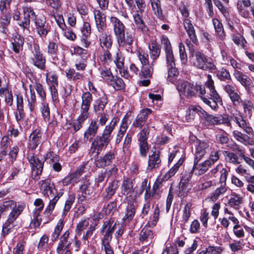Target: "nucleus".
<instances>
[{"label":"nucleus","instance_id":"bf43d9fd","mask_svg":"<svg viewBox=\"0 0 254 254\" xmlns=\"http://www.w3.org/2000/svg\"><path fill=\"white\" fill-rule=\"evenodd\" d=\"M152 65H152H143L141 72L139 73V76L142 78H149L151 77L153 70Z\"/></svg>","mask_w":254,"mask_h":254},{"label":"nucleus","instance_id":"6e6d98bb","mask_svg":"<svg viewBox=\"0 0 254 254\" xmlns=\"http://www.w3.org/2000/svg\"><path fill=\"white\" fill-rule=\"evenodd\" d=\"M183 160L179 159L177 163L172 167L169 171L165 175L164 179L166 180L169 179L170 178L174 176L180 166L182 165Z\"/></svg>","mask_w":254,"mask_h":254},{"label":"nucleus","instance_id":"9b49d317","mask_svg":"<svg viewBox=\"0 0 254 254\" xmlns=\"http://www.w3.org/2000/svg\"><path fill=\"white\" fill-rule=\"evenodd\" d=\"M69 232L65 231L60 237L57 253L58 254H71L69 247L71 245V241L69 239Z\"/></svg>","mask_w":254,"mask_h":254},{"label":"nucleus","instance_id":"2eb2a0df","mask_svg":"<svg viewBox=\"0 0 254 254\" xmlns=\"http://www.w3.org/2000/svg\"><path fill=\"white\" fill-rule=\"evenodd\" d=\"M194 158L195 161H199L209 151V145L206 142L196 140L195 142Z\"/></svg>","mask_w":254,"mask_h":254},{"label":"nucleus","instance_id":"6ab92c4d","mask_svg":"<svg viewBox=\"0 0 254 254\" xmlns=\"http://www.w3.org/2000/svg\"><path fill=\"white\" fill-rule=\"evenodd\" d=\"M39 187L41 192L45 196L49 197L54 194L55 190L54 184L50 179L41 180L39 182Z\"/></svg>","mask_w":254,"mask_h":254},{"label":"nucleus","instance_id":"c85d7f7f","mask_svg":"<svg viewBox=\"0 0 254 254\" xmlns=\"http://www.w3.org/2000/svg\"><path fill=\"white\" fill-rule=\"evenodd\" d=\"M153 14L160 20H164L165 17L163 14L160 0H149Z\"/></svg>","mask_w":254,"mask_h":254},{"label":"nucleus","instance_id":"052dcab7","mask_svg":"<svg viewBox=\"0 0 254 254\" xmlns=\"http://www.w3.org/2000/svg\"><path fill=\"white\" fill-rule=\"evenodd\" d=\"M217 77L221 80H230L231 75L228 71L224 68H221L216 72Z\"/></svg>","mask_w":254,"mask_h":254},{"label":"nucleus","instance_id":"58836bf2","mask_svg":"<svg viewBox=\"0 0 254 254\" xmlns=\"http://www.w3.org/2000/svg\"><path fill=\"white\" fill-rule=\"evenodd\" d=\"M108 103L107 98L106 96H103L97 99L94 105V111L97 114H100L103 113L105 106Z\"/></svg>","mask_w":254,"mask_h":254},{"label":"nucleus","instance_id":"a19ab883","mask_svg":"<svg viewBox=\"0 0 254 254\" xmlns=\"http://www.w3.org/2000/svg\"><path fill=\"white\" fill-rule=\"evenodd\" d=\"M224 249L220 246H209L197 251V254H221Z\"/></svg>","mask_w":254,"mask_h":254},{"label":"nucleus","instance_id":"412c9836","mask_svg":"<svg viewBox=\"0 0 254 254\" xmlns=\"http://www.w3.org/2000/svg\"><path fill=\"white\" fill-rule=\"evenodd\" d=\"M119 121V118L117 117L113 118L109 124L105 127L102 134L99 136L110 142L112 139V133Z\"/></svg>","mask_w":254,"mask_h":254},{"label":"nucleus","instance_id":"4d7b16f0","mask_svg":"<svg viewBox=\"0 0 254 254\" xmlns=\"http://www.w3.org/2000/svg\"><path fill=\"white\" fill-rule=\"evenodd\" d=\"M107 49L104 50L103 54L100 57V60L102 64L105 65H109L112 62V57L111 53Z\"/></svg>","mask_w":254,"mask_h":254},{"label":"nucleus","instance_id":"4c0bfd02","mask_svg":"<svg viewBox=\"0 0 254 254\" xmlns=\"http://www.w3.org/2000/svg\"><path fill=\"white\" fill-rule=\"evenodd\" d=\"M251 5L250 0H238L237 8L240 14L244 17H247L249 15L248 8Z\"/></svg>","mask_w":254,"mask_h":254},{"label":"nucleus","instance_id":"de8ad7c7","mask_svg":"<svg viewBox=\"0 0 254 254\" xmlns=\"http://www.w3.org/2000/svg\"><path fill=\"white\" fill-rule=\"evenodd\" d=\"M46 79L49 87L58 86V76L55 72L46 73Z\"/></svg>","mask_w":254,"mask_h":254},{"label":"nucleus","instance_id":"f257e3e1","mask_svg":"<svg viewBox=\"0 0 254 254\" xmlns=\"http://www.w3.org/2000/svg\"><path fill=\"white\" fill-rule=\"evenodd\" d=\"M93 97L91 93L88 91L83 92L81 96V104L80 108V115L77 120L69 124L71 131L74 133L79 130L84 122L89 116V108Z\"/></svg>","mask_w":254,"mask_h":254},{"label":"nucleus","instance_id":"603ef678","mask_svg":"<svg viewBox=\"0 0 254 254\" xmlns=\"http://www.w3.org/2000/svg\"><path fill=\"white\" fill-rule=\"evenodd\" d=\"M212 23L218 36L220 39L222 40L223 39L225 35L222 23L219 21L218 19L216 18H214L212 19Z\"/></svg>","mask_w":254,"mask_h":254},{"label":"nucleus","instance_id":"c756f323","mask_svg":"<svg viewBox=\"0 0 254 254\" xmlns=\"http://www.w3.org/2000/svg\"><path fill=\"white\" fill-rule=\"evenodd\" d=\"M134 40V35L132 33L127 32L126 36L123 34L117 38L120 47H125L131 46Z\"/></svg>","mask_w":254,"mask_h":254},{"label":"nucleus","instance_id":"20e7f679","mask_svg":"<svg viewBox=\"0 0 254 254\" xmlns=\"http://www.w3.org/2000/svg\"><path fill=\"white\" fill-rule=\"evenodd\" d=\"M113 226H112L111 221L107 220L104 221L101 233L103 234L101 238V249L105 252L113 251L110 246L112 239V234L114 232Z\"/></svg>","mask_w":254,"mask_h":254},{"label":"nucleus","instance_id":"bb28decb","mask_svg":"<svg viewBox=\"0 0 254 254\" xmlns=\"http://www.w3.org/2000/svg\"><path fill=\"white\" fill-rule=\"evenodd\" d=\"M116 154L113 151L107 152L103 157H100L96 161V165L98 168H103L109 165L115 159Z\"/></svg>","mask_w":254,"mask_h":254},{"label":"nucleus","instance_id":"72a5a7b5","mask_svg":"<svg viewBox=\"0 0 254 254\" xmlns=\"http://www.w3.org/2000/svg\"><path fill=\"white\" fill-rule=\"evenodd\" d=\"M134 180L128 178H125L121 186V192L123 195H127L133 191Z\"/></svg>","mask_w":254,"mask_h":254},{"label":"nucleus","instance_id":"aec40b11","mask_svg":"<svg viewBox=\"0 0 254 254\" xmlns=\"http://www.w3.org/2000/svg\"><path fill=\"white\" fill-rule=\"evenodd\" d=\"M151 113V110L149 108L141 110L133 121L132 126L136 128H141L145 124L148 115Z\"/></svg>","mask_w":254,"mask_h":254},{"label":"nucleus","instance_id":"cd10ccee","mask_svg":"<svg viewBox=\"0 0 254 254\" xmlns=\"http://www.w3.org/2000/svg\"><path fill=\"white\" fill-rule=\"evenodd\" d=\"M94 17L97 29V33L105 32L106 28L105 15L99 10H97L94 13Z\"/></svg>","mask_w":254,"mask_h":254},{"label":"nucleus","instance_id":"f704fd0d","mask_svg":"<svg viewBox=\"0 0 254 254\" xmlns=\"http://www.w3.org/2000/svg\"><path fill=\"white\" fill-rule=\"evenodd\" d=\"M161 163V159L158 153L154 152L151 155L149 156L148 165L146 168L147 172H151L153 169L158 167Z\"/></svg>","mask_w":254,"mask_h":254},{"label":"nucleus","instance_id":"8fccbe9b","mask_svg":"<svg viewBox=\"0 0 254 254\" xmlns=\"http://www.w3.org/2000/svg\"><path fill=\"white\" fill-rule=\"evenodd\" d=\"M223 153L227 162L234 165H237L240 163L238 155L235 153L228 151H224Z\"/></svg>","mask_w":254,"mask_h":254},{"label":"nucleus","instance_id":"39448f33","mask_svg":"<svg viewBox=\"0 0 254 254\" xmlns=\"http://www.w3.org/2000/svg\"><path fill=\"white\" fill-rule=\"evenodd\" d=\"M192 63L193 65L202 70L215 69L216 66L211 60L208 59L206 56L200 52H196L192 56Z\"/></svg>","mask_w":254,"mask_h":254},{"label":"nucleus","instance_id":"f03ea898","mask_svg":"<svg viewBox=\"0 0 254 254\" xmlns=\"http://www.w3.org/2000/svg\"><path fill=\"white\" fill-rule=\"evenodd\" d=\"M205 86L207 89L206 92L199 95L202 101L212 109L216 110L218 108V105L221 104L222 100L215 89L214 81L211 79L210 75L207 76V81L205 82Z\"/></svg>","mask_w":254,"mask_h":254},{"label":"nucleus","instance_id":"9d476101","mask_svg":"<svg viewBox=\"0 0 254 254\" xmlns=\"http://www.w3.org/2000/svg\"><path fill=\"white\" fill-rule=\"evenodd\" d=\"M27 159L30 164L32 173L34 174V179H38L43 171L44 162L39 159L33 153H29L27 155Z\"/></svg>","mask_w":254,"mask_h":254},{"label":"nucleus","instance_id":"1a4fd4ad","mask_svg":"<svg viewBox=\"0 0 254 254\" xmlns=\"http://www.w3.org/2000/svg\"><path fill=\"white\" fill-rule=\"evenodd\" d=\"M184 26L190 38V40L186 39L185 43L189 49H191L192 48L191 42L196 45H197L199 43L196 37L195 30L190 20H185Z\"/></svg>","mask_w":254,"mask_h":254},{"label":"nucleus","instance_id":"4be33fe9","mask_svg":"<svg viewBox=\"0 0 254 254\" xmlns=\"http://www.w3.org/2000/svg\"><path fill=\"white\" fill-rule=\"evenodd\" d=\"M42 135L40 130H34L29 137L28 147L32 150L35 149L42 142Z\"/></svg>","mask_w":254,"mask_h":254},{"label":"nucleus","instance_id":"774afa93","mask_svg":"<svg viewBox=\"0 0 254 254\" xmlns=\"http://www.w3.org/2000/svg\"><path fill=\"white\" fill-rule=\"evenodd\" d=\"M110 82V84L117 90H120L124 87L125 83L124 81L120 77H115L114 76V79Z\"/></svg>","mask_w":254,"mask_h":254},{"label":"nucleus","instance_id":"b1692460","mask_svg":"<svg viewBox=\"0 0 254 254\" xmlns=\"http://www.w3.org/2000/svg\"><path fill=\"white\" fill-rule=\"evenodd\" d=\"M110 22L113 27L114 34L116 39L125 33V26L123 22L118 18L111 16Z\"/></svg>","mask_w":254,"mask_h":254},{"label":"nucleus","instance_id":"f8f14e48","mask_svg":"<svg viewBox=\"0 0 254 254\" xmlns=\"http://www.w3.org/2000/svg\"><path fill=\"white\" fill-rule=\"evenodd\" d=\"M126 201L127 205L126 209L125 216L123 219L124 221H130L133 218L135 215L137 202L135 197L130 194L127 196Z\"/></svg>","mask_w":254,"mask_h":254},{"label":"nucleus","instance_id":"5fc2aeb1","mask_svg":"<svg viewBox=\"0 0 254 254\" xmlns=\"http://www.w3.org/2000/svg\"><path fill=\"white\" fill-rule=\"evenodd\" d=\"M191 205V203H187L183 209L181 222L184 224L188 222L190 217V209Z\"/></svg>","mask_w":254,"mask_h":254},{"label":"nucleus","instance_id":"680f3d73","mask_svg":"<svg viewBox=\"0 0 254 254\" xmlns=\"http://www.w3.org/2000/svg\"><path fill=\"white\" fill-rule=\"evenodd\" d=\"M131 140L132 135L129 133H127L126 135L123 146V151L124 152V153H129Z\"/></svg>","mask_w":254,"mask_h":254},{"label":"nucleus","instance_id":"69168bd1","mask_svg":"<svg viewBox=\"0 0 254 254\" xmlns=\"http://www.w3.org/2000/svg\"><path fill=\"white\" fill-rule=\"evenodd\" d=\"M188 183L181 181L180 183V187L178 190V195L180 197H184L187 195V193L189 191L188 188Z\"/></svg>","mask_w":254,"mask_h":254},{"label":"nucleus","instance_id":"a18cd8bd","mask_svg":"<svg viewBox=\"0 0 254 254\" xmlns=\"http://www.w3.org/2000/svg\"><path fill=\"white\" fill-rule=\"evenodd\" d=\"M80 192L83 197L86 198L92 193L93 188L91 186L89 181H86L81 185L79 188Z\"/></svg>","mask_w":254,"mask_h":254},{"label":"nucleus","instance_id":"e433bc0d","mask_svg":"<svg viewBox=\"0 0 254 254\" xmlns=\"http://www.w3.org/2000/svg\"><path fill=\"white\" fill-rule=\"evenodd\" d=\"M153 238V234L149 226H145L140 231L139 240L146 243H151Z\"/></svg>","mask_w":254,"mask_h":254},{"label":"nucleus","instance_id":"dca6fc26","mask_svg":"<svg viewBox=\"0 0 254 254\" xmlns=\"http://www.w3.org/2000/svg\"><path fill=\"white\" fill-rule=\"evenodd\" d=\"M99 129V124L97 119L92 120L88 127L84 131L83 134V139L85 141L92 140L94 137L96 136Z\"/></svg>","mask_w":254,"mask_h":254},{"label":"nucleus","instance_id":"09e8293b","mask_svg":"<svg viewBox=\"0 0 254 254\" xmlns=\"http://www.w3.org/2000/svg\"><path fill=\"white\" fill-rule=\"evenodd\" d=\"M243 108L244 113L251 117L254 111V106L252 102L250 100H244L241 103Z\"/></svg>","mask_w":254,"mask_h":254},{"label":"nucleus","instance_id":"4468645a","mask_svg":"<svg viewBox=\"0 0 254 254\" xmlns=\"http://www.w3.org/2000/svg\"><path fill=\"white\" fill-rule=\"evenodd\" d=\"M109 143V142L100 136L96 135L93 139L90 146L92 153H96V155L98 156Z\"/></svg>","mask_w":254,"mask_h":254},{"label":"nucleus","instance_id":"c03bdc74","mask_svg":"<svg viewBox=\"0 0 254 254\" xmlns=\"http://www.w3.org/2000/svg\"><path fill=\"white\" fill-rule=\"evenodd\" d=\"M24 41V38L21 36L19 35L15 36L13 42L12 43V49L14 52L19 53L22 50Z\"/></svg>","mask_w":254,"mask_h":254},{"label":"nucleus","instance_id":"a211bd4d","mask_svg":"<svg viewBox=\"0 0 254 254\" xmlns=\"http://www.w3.org/2000/svg\"><path fill=\"white\" fill-rule=\"evenodd\" d=\"M232 135L234 139L245 145H254V140L251 137L253 135L243 133L240 130L235 129L233 131Z\"/></svg>","mask_w":254,"mask_h":254},{"label":"nucleus","instance_id":"79ce46f5","mask_svg":"<svg viewBox=\"0 0 254 254\" xmlns=\"http://www.w3.org/2000/svg\"><path fill=\"white\" fill-rule=\"evenodd\" d=\"M0 96L4 97L6 104L11 106L13 104V95L11 91H9L7 87L0 88Z\"/></svg>","mask_w":254,"mask_h":254},{"label":"nucleus","instance_id":"13d9d810","mask_svg":"<svg viewBox=\"0 0 254 254\" xmlns=\"http://www.w3.org/2000/svg\"><path fill=\"white\" fill-rule=\"evenodd\" d=\"M75 200V196L74 194H71L68 196V198L66 200L64 204V207L63 211V216H65L67 215V213L70 210L71 206Z\"/></svg>","mask_w":254,"mask_h":254},{"label":"nucleus","instance_id":"864d4df0","mask_svg":"<svg viewBox=\"0 0 254 254\" xmlns=\"http://www.w3.org/2000/svg\"><path fill=\"white\" fill-rule=\"evenodd\" d=\"M64 226V220L63 219H60L59 220L55 228L54 231L53 232L51 236V240L53 242H55L57 240L60 233H61L63 229Z\"/></svg>","mask_w":254,"mask_h":254},{"label":"nucleus","instance_id":"338daca9","mask_svg":"<svg viewBox=\"0 0 254 254\" xmlns=\"http://www.w3.org/2000/svg\"><path fill=\"white\" fill-rule=\"evenodd\" d=\"M66 76L68 78L72 79L73 80H77L81 79L83 75L78 72H75L73 69H69L65 71Z\"/></svg>","mask_w":254,"mask_h":254},{"label":"nucleus","instance_id":"0e129e2a","mask_svg":"<svg viewBox=\"0 0 254 254\" xmlns=\"http://www.w3.org/2000/svg\"><path fill=\"white\" fill-rule=\"evenodd\" d=\"M85 166H82L79 169L74 173L69 174L70 177L72 178V184H76L79 181V179L83 173L84 172Z\"/></svg>","mask_w":254,"mask_h":254},{"label":"nucleus","instance_id":"0eeeda50","mask_svg":"<svg viewBox=\"0 0 254 254\" xmlns=\"http://www.w3.org/2000/svg\"><path fill=\"white\" fill-rule=\"evenodd\" d=\"M22 9L23 19L18 22V25L23 31L29 32L30 20H35L36 15L33 9L30 6H23Z\"/></svg>","mask_w":254,"mask_h":254},{"label":"nucleus","instance_id":"6e6552de","mask_svg":"<svg viewBox=\"0 0 254 254\" xmlns=\"http://www.w3.org/2000/svg\"><path fill=\"white\" fill-rule=\"evenodd\" d=\"M22 205H18L17 208L12 209L9 213L6 222L2 226V234L3 235H7L10 230L13 227V223L20 215L23 210Z\"/></svg>","mask_w":254,"mask_h":254},{"label":"nucleus","instance_id":"7c9ffc66","mask_svg":"<svg viewBox=\"0 0 254 254\" xmlns=\"http://www.w3.org/2000/svg\"><path fill=\"white\" fill-rule=\"evenodd\" d=\"M167 64L168 66L167 81L174 83L179 74L178 69L175 66V59H173L172 63L167 62Z\"/></svg>","mask_w":254,"mask_h":254},{"label":"nucleus","instance_id":"c9c22d12","mask_svg":"<svg viewBox=\"0 0 254 254\" xmlns=\"http://www.w3.org/2000/svg\"><path fill=\"white\" fill-rule=\"evenodd\" d=\"M243 203V197L239 194L233 192L230 195V198L228 201V204L231 207L236 210L240 208L241 204Z\"/></svg>","mask_w":254,"mask_h":254},{"label":"nucleus","instance_id":"5701e85b","mask_svg":"<svg viewBox=\"0 0 254 254\" xmlns=\"http://www.w3.org/2000/svg\"><path fill=\"white\" fill-rule=\"evenodd\" d=\"M161 42L165 52L166 62L172 63L174 56L171 44L168 38L165 35L162 36Z\"/></svg>","mask_w":254,"mask_h":254},{"label":"nucleus","instance_id":"473e14b6","mask_svg":"<svg viewBox=\"0 0 254 254\" xmlns=\"http://www.w3.org/2000/svg\"><path fill=\"white\" fill-rule=\"evenodd\" d=\"M128 128L127 117L125 116L122 120L119 129L116 137V144L120 143Z\"/></svg>","mask_w":254,"mask_h":254},{"label":"nucleus","instance_id":"a878e982","mask_svg":"<svg viewBox=\"0 0 254 254\" xmlns=\"http://www.w3.org/2000/svg\"><path fill=\"white\" fill-rule=\"evenodd\" d=\"M119 181L117 180H114L109 183L103 194V198L104 200L110 199L115 194L116 190L119 187Z\"/></svg>","mask_w":254,"mask_h":254},{"label":"nucleus","instance_id":"49530a36","mask_svg":"<svg viewBox=\"0 0 254 254\" xmlns=\"http://www.w3.org/2000/svg\"><path fill=\"white\" fill-rule=\"evenodd\" d=\"M227 190L226 183H221V186L217 188L212 193L210 197V200L213 202L216 201L220 195L223 194L226 192Z\"/></svg>","mask_w":254,"mask_h":254},{"label":"nucleus","instance_id":"393cba45","mask_svg":"<svg viewBox=\"0 0 254 254\" xmlns=\"http://www.w3.org/2000/svg\"><path fill=\"white\" fill-rule=\"evenodd\" d=\"M198 162H196L195 159H194L193 166L192 169V171H194V174L197 176L204 174L212 165L207 160L200 163H198Z\"/></svg>","mask_w":254,"mask_h":254},{"label":"nucleus","instance_id":"2f4dec72","mask_svg":"<svg viewBox=\"0 0 254 254\" xmlns=\"http://www.w3.org/2000/svg\"><path fill=\"white\" fill-rule=\"evenodd\" d=\"M96 35L99 38L102 48L105 47L107 49H109L111 48L113 41L110 35H108L105 31L101 33H96Z\"/></svg>","mask_w":254,"mask_h":254},{"label":"nucleus","instance_id":"ea45409f","mask_svg":"<svg viewBox=\"0 0 254 254\" xmlns=\"http://www.w3.org/2000/svg\"><path fill=\"white\" fill-rule=\"evenodd\" d=\"M234 76L243 86L245 87L250 86L251 82V79L247 75L244 74L240 71L236 69L234 72Z\"/></svg>","mask_w":254,"mask_h":254},{"label":"nucleus","instance_id":"3c124183","mask_svg":"<svg viewBox=\"0 0 254 254\" xmlns=\"http://www.w3.org/2000/svg\"><path fill=\"white\" fill-rule=\"evenodd\" d=\"M17 207L16 203L13 200H9L3 202L2 204L0 205V219L3 212L10 209H14Z\"/></svg>","mask_w":254,"mask_h":254},{"label":"nucleus","instance_id":"e2e57ef3","mask_svg":"<svg viewBox=\"0 0 254 254\" xmlns=\"http://www.w3.org/2000/svg\"><path fill=\"white\" fill-rule=\"evenodd\" d=\"M31 95L30 97L27 98L28 106L30 111H34L36 103V95L34 91L31 89V85L30 86Z\"/></svg>","mask_w":254,"mask_h":254},{"label":"nucleus","instance_id":"f3484780","mask_svg":"<svg viewBox=\"0 0 254 254\" xmlns=\"http://www.w3.org/2000/svg\"><path fill=\"white\" fill-rule=\"evenodd\" d=\"M35 30L42 38H45L49 32V26L44 17L36 18L34 21Z\"/></svg>","mask_w":254,"mask_h":254},{"label":"nucleus","instance_id":"423d86ee","mask_svg":"<svg viewBox=\"0 0 254 254\" xmlns=\"http://www.w3.org/2000/svg\"><path fill=\"white\" fill-rule=\"evenodd\" d=\"M30 62L39 69L44 70L46 68V59L40 51L38 45L35 44L33 46L32 55L30 57Z\"/></svg>","mask_w":254,"mask_h":254},{"label":"nucleus","instance_id":"ddd939ff","mask_svg":"<svg viewBox=\"0 0 254 254\" xmlns=\"http://www.w3.org/2000/svg\"><path fill=\"white\" fill-rule=\"evenodd\" d=\"M231 120L234 121L243 131L250 135H253L254 131L249 124L245 120L241 113L233 114L231 116Z\"/></svg>","mask_w":254,"mask_h":254},{"label":"nucleus","instance_id":"7ed1b4c3","mask_svg":"<svg viewBox=\"0 0 254 254\" xmlns=\"http://www.w3.org/2000/svg\"><path fill=\"white\" fill-rule=\"evenodd\" d=\"M177 89L181 97L192 98L199 93V96L205 93V87L203 85H194L189 82L181 81L177 86Z\"/></svg>","mask_w":254,"mask_h":254},{"label":"nucleus","instance_id":"37998d69","mask_svg":"<svg viewBox=\"0 0 254 254\" xmlns=\"http://www.w3.org/2000/svg\"><path fill=\"white\" fill-rule=\"evenodd\" d=\"M149 49L150 57L153 60H155L159 57L161 53V48L156 41L151 42V45L149 46Z\"/></svg>","mask_w":254,"mask_h":254}]
</instances>
